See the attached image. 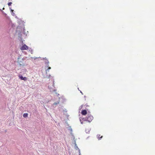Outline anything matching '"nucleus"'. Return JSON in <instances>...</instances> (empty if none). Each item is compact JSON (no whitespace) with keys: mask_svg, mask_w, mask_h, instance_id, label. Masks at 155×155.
Returning <instances> with one entry per match:
<instances>
[{"mask_svg":"<svg viewBox=\"0 0 155 155\" xmlns=\"http://www.w3.org/2000/svg\"><path fill=\"white\" fill-rule=\"evenodd\" d=\"M21 36L22 35L21 34V32L20 33H19L18 36V39L19 40L21 41V42L22 43H23V40L22 39Z\"/></svg>","mask_w":155,"mask_h":155,"instance_id":"20e7f679","label":"nucleus"},{"mask_svg":"<svg viewBox=\"0 0 155 155\" xmlns=\"http://www.w3.org/2000/svg\"><path fill=\"white\" fill-rule=\"evenodd\" d=\"M25 30V29L24 28V30H23V31H24V30Z\"/></svg>","mask_w":155,"mask_h":155,"instance_id":"7c9ffc66","label":"nucleus"},{"mask_svg":"<svg viewBox=\"0 0 155 155\" xmlns=\"http://www.w3.org/2000/svg\"><path fill=\"white\" fill-rule=\"evenodd\" d=\"M21 60H22V61H23V59H22Z\"/></svg>","mask_w":155,"mask_h":155,"instance_id":"72a5a7b5","label":"nucleus"},{"mask_svg":"<svg viewBox=\"0 0 155 155\" xmlns=\"http://www.w3.org/2000/svg\"><path fill=\"white\" fill-rule=\"evenodd\" d=\"M28 49L29 50V51H30L31 52V54H32V50L31 49V48H29V49Z\"/></svg>","mask_w":155,"mask_h":155,"instance_id":"dca6fc26","label":"nucleus"},{"mask_svg":"<svg viewBox=\"0 0 155 155\" xmlns=\"http://www.w3.org/2000/svg\"><path fill=\"white\" fill-rule=\"evenodd\" d=\"M19 78L21 80H23L24 81H26L27 80V78L25 77H23L21 75H19L18 76Z\"/></svg>","mask_w":155,"mask_h":155,"instance_id":"7ed1b4c3","label":"nucleus"},{"mask_svg":"<svg viewBox=\"0 0 155 155\" xmlns=\"http://www.w3.org/2000/svg\"><path fill=\"white\" fill-rule=\"evenodd\" d=\"M56 91V90H54V91Z\"/></svg>","mask_w":155,"mask_h":155,"instance_id":"473e14b6","label":"nucleus"},{"mask_svg":"<svg viewBox=\"0 0 155 155\" xmlns=\"http://www.w3.org/2000/svg\"><path fill=\"white\" fill-rule=\"evenodd\" d=\"M82 107H83L82 105H81V106H80V107H79L80 109H81L82 108Z\"/></svg>","mask_w":155,"mask_h":155,"instance_id":"6ab92c4d","label":"nucleus"},{"mask_svg":"<svg viewBox=\"0 0 155 155\" xmlns=\"http://www.w3.org/2000/svg\"><path fill=\"white\" fill-rule=\"evenodd\" d=\"M64 111H65V112H67V110H66V109H64Z\"/></svg>","mask_w":155,"mask_h":155,"instance_id":"4be33fe9","label":"nucleus"},{"mask_svg":"<svg viewBox=\"0 0 155 155\" xmlns=\"http://www.w3.org/2000/svg\"><path fill=\"white\" fill-rule=\"evenodd\" d=\"M0 10L2 12H4L2 11V10L1 9H0Z\"/></svg>","mask_w":155,"mask_h":155,"instance_id":"393cba45","label":"nucleus"},{"mask_svg":"<svg viewBox=\"0 0 155 155\" xmlns=\"http://www.w3.org/2000/svg\"><path fill=\"white\" fill-rule=\"evenodd\" d=\"M51 78V75L50 74L49 75L46 74V78Z\"/></svg>","mask_w":155,"mask_h":155,"instance_id":"2eb2a0df","label":"nucleus"},{"mask_svg":"<svg viewBox=\"0 0 155 155\" xmlns=\"http://www.w3.org/2000/svg\"><path fill=\"white\" fill-rule=\"evenodd\" d=\"M45 68H48V69H47L46 70V73L47 74V71H49V70L51 69V67H49V66H48V67H46L45 66Z\"/></svg>","mask_w":155,"mask_h":155,"instance_id":"ddd939ff","label":"nucleus"},{"mask_svg":"<svg viewBox=\"0 0 155 155\" xmlns=\"http://www.w3.org/2000/svg\"><path fill=\"white\" fill-rule=\"evenodd\" d=\"M15 18H18L17 17V16H16Z\"/></svg>","mask_w":155,"mask_h":155,"instance_id":"cd10ccee","label":"nucleus"},{"mask_svg":"<svg viewBox=\"0 0 155 155\" xmlns=\"http://www.w3.org/2000/svg\"><path fill=\"white\" fill-rule=\"evenodd\" d=\"M80 93H81L82 94H82V92H81V91H80Z\"/></svg>","mask_w":155,"mask_h":155,"instance_id":"bb28decb","label":"nucleus"},{"mask_svg":"<svg viewBox=\"0 0 155 155\" xmlns=\"http://www.w3.org/2000/svg\"><path fill=\"white\" fill-rule=\"evenodd\" d=\"M28 114L27 113H25L23 114V117H24L26 118L28 117Z\"/></svg>","mask_w":155,"mask_h":155,"instance_id":"4468645a","label":"nucleus"},{"mask_svg":"<svg viewBox=\"0 0 155 155\" xmlns=\"http://www.w3.org/2000/svg\"><path fill=\"white\" fill-rule=\"evenodd\" d=\"M21 61H19V60H18V63H19V66H25V64L24 63H23L22 64H21Z\"/></svg>","mask_w":155,"mask_h":155,"instance_id":"1a4fd4ad","label":"nucleus"},{"mask_svg":"<svg viewBox=\"0 0 155 155\" xmlns=\"http://www.w3.org/2000/svg\"><path fill=\"white\" fill-rule=\"evenodd\" d=\"M72 137H73V138L74 139V138H75L74 136H72Z\"/></svg>","mask_w":155,"mask_h":155,"instance_id":"a878e982","label":"nucleus"},{"mask_svg":"<svg viewBox=\"0 0 155 155\" xmlns=\"http://www.w3.org/2000/svg\"><path fill=\"white\" fill-rule=\"evenodd\" d=\"M12 2H9L8 3V5L9 6H10V5H11L12 4Z\"/></svg>","mask_w":155,"mask_h":155,"instance_id":"f3484780","label":"nucleus"},{"mask_svg":"<svg viewBox=\"0 0 155 155\" xmlns=\"http://www.w3.org/2000/svg\"><path fill=\"white\" fill-rule=\"evenodd\" d=\"M79 155H81V153H80V150H79Z\"/></svg>","mask_w":155,"mask_h":155,"instance_id":"aec40b11","label":"nucleus"},{"mask_svg":"<svg viewBox=\"0 0 155 155\" xmlns=\"http://www.w3.org/2000/svg\"><path fill=\"white\" fill-rule=\"evenodd\" d=\"M34 58V59L35 60V59L37 58Z\"/></svg>","mask_w":155,"mask_h":155,"instance_id":"c85d7f7f","label":"nucleus"},{"mask_svg":"<svg viewBox=\"0 0 155 155\" xmlns=\"http://www.w3.org/2000/svg\"><path fill=\"white\" fill-rule=\"evenodd\" d=\"M74 144L75 145V148L76 150H78L79 151V150H80L78 148V147L77 146V144L76 143L75 140H74Z\"/></svg>","mask_w":155,"mask_h":155,"instance_id":"0eeeda50","label":"nucleus"},{"mask_svg":"<svg viewBox=\"0 0 155 155\" xmlns=\"http://www.w3.org/2000/svg\"><path fill=\"white\" fill-rule=\"evenodd\" d=\"M71 136H74V135L73 134V133H72V132H71Z\"/></svg>","mask_w":155,"mask_h":155,"instance_id":"412c9836","label":"nucleus"},{"mask_svg":"<svg viewBox=\"0 0 155 155\" xmlns=\"http://www.w3.org/2000/svg\"><path fill=\"white\" fill-rule=\"evenodd\" d=\"M80 121H81V123L82 124H83V122H81V120L80 119Z\"/></svg>","mask_w":155,"mask_h":155,"instance_id":"5701e85b","label":"nucleus"},{"mask_svg":"<svg viewBox=\"0 0 155 155\" xmlns=\"http://www.w3.org/2000/svg\"><path fill=\"white\" fill-rule=\"evenodd\" d=\"M53 85L54 84V81L53 80Z\"/></svg>","mask_w":155,"mask_h":155,"instance_id":"b1692460","label":"nucleus"},{"mask_svg":"<svg viewBox=\"0 0 155 155\" xmlns=\"http://www.w3.org/2000/svg\"><path fill=\"white\" fill-rule=\"evenodd\" d=\"M9 9L10 10V12H11L12 15L14 16L15 15V13L13 12L14 10L12 9L11 8H9Z\"/></svg>","mask_w":155,"mask_h":155,"instance_id":"6e6552de","label":"nucleus"},{"mask_svg":"<svg viewBox=\"0 0 155 155\" xmlns=\"http://www.w3.org/2000/svg\"><path fill=\"white\" fill-rule=\"evenodd\" d=\"M59 102L58 101L54 103L53 104V106L54 107H56V105L59 104Z\"/></svg>","mask_w":155,"mask_h":155,"instance_id":"423d86ee","label":"nucleus"},{"mask_svg":"<svg viewBox=\"0 0 155 155\" xmlns=\"http://www.w3.org/2000/svg\"><path fill=\"white\" fill-rule=\"evenodd\" d=\"M69 130H71V132H72V129H71V127H70V128L69 129Z\"/></svg>","mask_w":155,"mask_h":155,"instance_id":"a211bd4d","label":"nucleus"},{"mask_svg":"<svg viewBox=\"0 0 155 155\" xmlns=\"http://www.w3.org/2000/svg\"><path fill=\"white\" fill-rule=\"evenodd\" d=\"M49 62L48 60H47V61H45V64H46V67H48L49 66Z\"/></svg>","mask_w":155,"mask_h":155,"instance_id":"9d476101","label":"nucleus"},{"mask_svg":"<svg viewBox=\"0 0 155 155\" xmlns=\"http://www.w3.org/2000/svg\"><path fill=\"white\" fill-rule=\"evenodd\" d=\"M81 113L83 115H85L87 114V112L86 110H82Z\"/></svg>","mask_w":155,"mask_h":155,"instance_id":"39448f33","label":"nucleus"},{"mask_svg":"<svg viewBox=\"0 0 155 155\" xmlns=\"http://www.w3.org/2000/svg\"><path fill=\"white\" fill-rule=\"evenodd\" d=\"M100 136V134H97V138L99 140H101L102 138V136H101V137H99Z\"/></svg>","mask_w":155,"mask_h":155,"instance_id":"f8f14e48","label":"nucleus"},{"mask_svg":"<svg viewBox=\"0 0 155 155\" xmlns=\"http://www.w3.org/2000/svg\"><path fill=\"white\" fill-rule=\"evenodd\" d=\"M93 116L90 114V112H88L87 117L83 118V120L84 121H87L90 123L93 119Z\"/></svg>","mask_w":155,"mask_h":155,"instance_id":"f257e3e1","label":"nucleus"},{"mask_svg":"<svg viewBox=\"0 0 155 155\" xmlns=\"http://www.w3.org/2000/svg\"><path fill=\"white\" fill-rule=\"evenodd\" d=\"M91 130V129H86L85 130V132L86 133L89 134Z\"/></svg>","mask_w":155,"mask_h":155,"instance_id":"9b49d317","label":"nucleus"},{"mask_svg":"<svg viewBox=\"0 0 155 155\" xmlns=\"http://www.w3.org/2000/svg\"><path fill=\"white\" fill-rule=\"evenodd\" d=\"M5 9V8H2V9L3 10H4Z\"/></svg>","mask_w":155,"mask_h":155,"instance_id":"c756f323","label":"nucleus"},{"mask_svg":"<svg viewBox=\"0 0 155 155\" xmlns=\"http://www.w3.org/2000/svg\"><path fill=\"white\" fill-rule=\"evenodd\" d=\"M45 59H46V58H45Z\"/></svg>","mask_w":155,"mask_h":155,"instance_id":"2f4dec72","label":"nucleus"},{"mask_svg":"<svg viewBox=\"0 0 155 155\" xmlns=\"http://www.w3.org/2000/svg\"><path fill=\"white\" fill-rule=\"evenodd\" d=\"M28 49V47L25 44L24 45L21 47V49L22 50H27Z\"/></svg>","mask_w":155,"mask_h":155,"instance_id":"f03ea898","label":"nucleus"}]
</instances>
